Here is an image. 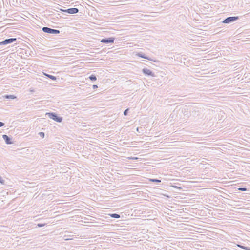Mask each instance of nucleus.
<instances>
[{
	"label": "nucleus",
	"instance_id": "obj_1",
	"mask_svg": "<svg viewBox=\"0 0 250 250\" xmlns=\"http://www.w3.org/2000/svg\"><path fill=\"white\" fill-rule=\"evenodd\" d=\"M46 115H48V116L50 118L54 120L55 121L61 123L62 121V118L61 117H60L58 116V115L53 112H49V113H46Z\"/></svg>",
	"mask_w": 250,
	"mask_h": 250
},
{
	"label": "nucleus",
	"instance_id": "obj_2",
	"mask_svg": "<svg viewBox=\"0 0 250 250\" xmlns=\"http://www.w3.org/2000/svg\"><path fill=\"white\" fill-rule=\"evenodd\" d=\"M239 19V17L238 16H234V17H229L226 18L222 21V23L224 24H229L232 22H234L236 20Z\"/></svg>",
	"mask_w": 250,
	"mask_h": 250
},
{
	"label": "nucleus",
	"instance_id": "obj_3",
	"mask_svg": "<svg viewBox=\"0 0 250 250\" xmlns=\"http://www.w3.org/2000/svg\"><path fill=\"white\" fill-rule=\"evenodd\" d=\"M42 30V31L45 33L52 34H57L60 33V32L59 30L52 29V28L47 27H43Z\"/></svg>",
	"mask_w": 250,
	"mask_h": 250
},
{
	"label": "nucleus",
	"instance_id": "obj_4",
	"mask_svg": "<svg viewBox=\"0 0 250 250\" xmlns=\"http://www.w3.org/2000/svg\"><path fill=\"white\" fill-rule=\"evenodd\" d=\"M17 40L16 38H9L0 42V45H6L11 43Z\"/></svg>",
	"mask_w": 250,
	"mask_h": 250
},
{
	"label": "nucleus",
	"instance_id": "obj_5",
	"mask_svg": "<svg viewBox=\"0 0 250 250\" xmlns=\"http://www.w3.org/2000/svg\"><path fill=\"white\" fill-rule=\"evenodd\" d=\"M142 72L146 76L155 77V75L154 74V72L146 68H143L142 69Z\"/></svg>",
	"mask_w": 250,
	"mask_h": 250
},
{
	"label": "nucleus",
	"instance_id": "obj_6",
	"mask_svg": "<svg viewBox=\"0 0 250 250\" xmlns=\"http://www.w3.org/2000/svg\"><path fill=\"white\" fill-rule=\"evenodd\" d=\"M61 10L69 14H76L79 12V9L77 8H70L65 10L62 9Z\"/></svg>",
	"mask_w": 250,
	"mask_h": 250
},
{
	"label": "nucleus",
	"instance_id": "obj_7",
	"mask_svg": "<svg viewBox=\"0 0 250 250\" xmlns=\"http://www.w3.org/2000/svg\"><path fill=\"white\" fill-rule=\"evenodd\" d=\"M114 40H115V38L113 37H110V38H104L101 40V42H102L104 43H106V44L113 43Z\"/></svg>",
	"mask_w": 250,
	"mask_h": 250
},
{
	"label": "nucleus",
	"instance_id": "obj_8",
	"mask_svg": "<svg viewBox=\"0 0 250 250\" xmlns=\"http://www.w3.org/2000/svg\"><path fill=\"white\" fill-rule=\"evenodd\" d=\"M2 138L4 140L5 143L7 145H11L13 144L12 141H11V138L8 136L7 135L4 134L2 135Z\"/></svg>",
	"mask_w": 250,
	"mask_h": 250
},
{
	"label": "nucleus",
	"instance_id": "obj_9",
	"mask_svg": "<svg viewBox=\"0 0 250 250\" xmlns=\"http://www.w3.org/2000/svg\"><path fill=\"white\" fill-rule=\"evenodd\" d=\"M137 55L139 56V57H141L142 58L146 59L148 60H152L150 58H149L148 57L145 56L144 54H143L142 52H139L137 54Z\"/></svg>",
	"mask_w": 250,
	"mask_h": 250
},
{
	"label": "nucleus",
	"instance_id": "obj_10",
	"mask_svg": "<svg viewBox=\"0 0 250 250\" xmlns=\"http://www.w3.org/2000/svg\"><path fill=\"white\" fill-rule=\"evenodd\" d=\"M3 97L8 99H14L16 98V97L14 95H5L3 96Z\"/></svg>",
	"mask_w": 250,
	"mask_h": 250
},
{
	"label": "nucleus",
	"instance_id": "obj_11",
	"mask_svg": "<svg viewBox=\"0 0 250 250\" xmlns=\"http://www.w3.org/2000/svg\"><path fill=\"white\" fill-rule=\"evenodd\" d=\"M44 75L52 80H56L57 79V78L54 76H53V75H51L50 74H46L44 73Z\"/></svg>",
	"mask_w": 250,
	"mask_h": 250
},
{
	"label": "nucleus",
	"instance_id": "obj_12",
	"mask_svg": "<svg viewBox=\"0 0 250 250\" xmlns=\"http://www.w3.org/2000/svg\"><path fill=\"white\" fill-rule=\"evenodd\" d=\"M109 215L112 218H117V219L120 218V215L119 214H118L116 213L110 214Z\"/></svg>",
	"mask_w": 250,
	"mask_h": 250
},
{
	"label": "nucleus",
	"instance_id": "obj_13",
	"mask_svg": "<svg viewBox=\"0 0 250 250\" xmlns=\"http://www.w3.org/2000/svg\"><path fill=\"white\" fill-rule=\"evenodd\" d=\"M89 79L92 81H95L97 80V77L95 75L92 74L89 77Z\"/></svg>",
	"mask_w": 250,
	"mask_h": 250
},
{
	"label": "nucleus",
	"instance_id": "obj_14",
	"mask_svg": "<svg viewBox=\"0 0 250 250\" xmlns=\"http://www.w3.org/2000/svg\"><path fill=\"white\" fill-rule=\"evenodd\" d=\"M150 181L153 182L160 183L161 182V180L157 179H151Z\"/></svg>",
	"mask_w": 250,
	"mask_h": 250
},
{
	"label": "nucleus",
	"instance_id": "obj_15",
	"mask_svg": "<svg viewBox=\"0 0 250 250\" xmlns=\"http://www.w3.org/2000/svg\"><path fill=\"white\" fill-rule=\"evenodd\" d=\"M39 135H40V136H41V137L42 138H44V132H40L39 133Z\"/></svg>",
	"mask_w": 250,
	"mask_h": 250
},
{
	"label": "nucleus",
	"instance_id": "obj_16",
	"mask_svg": "<svg viewBox=\"0 0 250 250\" xmlns=\"http://www.w3.org/2000/svg\"><path fill=\"white\" fill-rule=\"evenodd\" d=\"M238 190L240 191H246L247 189L246 188H238Z\"/></svg>",
	"mask_w": 250,
	"mask_h": 250
},
{
	"label": "nucleus",
	"instance_id": "obj_17",
	"mask_svg": "<svg viewBox=\"0 0 250 250\" xmlns=\"http://www.w3.org/2000/svg\"><path fill=\"white\" fill-rule=\"evenodd\" d=\"M128 110L129 109H125L124 111V115L125 116H126L128 114Z\"/></svg>",
	"mask_w": 250,
	"mask_h": 250
},
{
	"label": "nucleus",
	"instance_id": "obj_18",
	"mask_svg": "<svg viewBox=\"0 0 250 250\" xmlns=\"http://www.w3.org/2000/svg\"><path fill=\"white\" fill-rule=\"evenodd\" d=\"M0 183L1 184H4V180L2 179L1 176H0Z\"/></svg>",
	"mask_w": 250,
	"mask_h": 250
},
{
	"label": "nucleus",
	"instance_id": "obj_19",
	"mask_svg": "<svg viewBox=\"0 0 250 250\" xmlns=\"http://www.w3.org/2000/svg\"><path fill=\"white\" fill-rule=\"evenodd\" d=\"M243 249H245L246 250H250V247L244 246Z\"/></svg>",
	"mask_w": 250,
	"mask_h": 250
},
{
	"label": "nucleus",
	"instance_id": "obj_20",
	"mask_svg": "<svg viewBox=\"0 0 250 250\" xmlns=\"http://www.w3.org/2000/svg\"><path fill=\"white\" fill-rule=\"evenodd\" d=\"M97 88H98V86L97 85H95V84L93 85L92 88L93 89H95Z\"/></svg>",
	"mask_w": 250,
	"mask_h": 250
},
{
	"label": "nucleus",
	"instance_id": "obj_21",
	"mask_svg": "<svg viewBox=\"0 0 250 250\" xmlns=\"http://www.w3.org/2000/svg\"><path fill=\"white\" fill-rule=\"evenodd\" d=\"M67 236H67L66 235H65L64 236V240H69V239H70L69 238H67Z\"/></svg>",
	"mask_w": 250,
	"mask_h": 250
},
{
	"label": "nucleus",
	"instance_id": "obj_22",
	"mask_svg": "<svg viewBox=\"0 0 250 250\" xmlns=\"http://www.w3.org/2000/svg\"><path fill=\"white\" fill-rule=\"evenodd\" d=\"M4 123H3L2 122H0V127L4 126Z\"/></svg>",
	"mask_w": 250,
	"mask_h": 250
},
{
	"label": "nucleus",
	"instance_id": "obj_23",
	"mask_svg": "<svg viewBox=\"0 0 250 250\" xmlns=\"http://www.w3.org/2000/svg\"><path fill=\"white\" fill-rule=\"evenodd\" d=\"M44 226V224H38V226L39 227H42V226Z\"/></svg>",
	"mask_w": 250,
	"mask_h": 250
},
{
	"label": "nucleus",
	"instance_id": "obj_24",
	"mask_svg": "<svg viewBox=\"0 0 250 250\" xmlns=\"http://www.w3.org/2000/svg\"><path fill=\"white\" fill-rule=\"evenodd\" d=\"M237 246L238 247H240V248H241V247H242V245H240V244H237Z\"/></svg>",
	"mask_w": 250,
	"mask_h": 250
},
{
	"label": "nucleus",
	"instance_id": "obj_25",
	"mask_svg": "<svg viewBox=\"0 0 250 250\" xmlns=\"http://www.w3.org/2000/svg\"><path fill=\"white\" fill-rule=\"evenodd\" d=\"M131 159H137V158L136 157L135 158H130Z\"/></svg>",
	"mask_w": 250,
	"mask_h": 250
},
{
	"label": "nucleus",
	"instance_id": "obj_26",
	"mask_svg": "<svg viewBox=\"0 0 250 250\" xmlns=\"http://www.w3.org/2000/svg\"><path fill=\"white\" fill-rule=\"evenodd\" d=\"M138 129H139V128H138V127H137V129H136L137 131H138Z\"/></svg>",
	"mask_w": 250,
	"mask_h": 250
},
{
	"label": "nucleus",
	"instance_id": "obj_27",
	"mask_svg": "<svg viewBox=\"0 0 250 250\" xmlns=\"http://www.w3.org/2000/svg\"><path fill=\"white\" fill-rule=\"evenodd\" d=\"M243 248H244V246H242V247H241V248L243 249Z\"/></svg>",
	"mask_w": 250,
	"mask_h": 250
}]
</instances>
